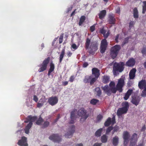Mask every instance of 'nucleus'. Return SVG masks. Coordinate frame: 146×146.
Masks as SVG:
<instances>
[{
  "label": "nucleus",
  "instance_id": "nucleus-9",
  "mask_svg": "<svg viewBox=\"0 0 146 146\" xmlns=\"http://www.w3.org/2000/svg\"><path fill=\"white\" fill-rule=\"evenodd\" d=\"M130 137L129 133L127 131L123 132V145L124 146H126L129 141Z\"/></svg>",
  "mask_w": 146,
  "mask_h": 146
},
{
  "label": "nucleus",
  "instance_id": "nucleus-43",
  "mask_svg": "<svg viewBox=\"0 0 146 146\" xmlns=\"http://www.w3.org/2000/svg\"><path fill=\"white\" fill-rule=\"evenodd\" d=\"M113 127L112 126H110L107 129L106 132V134L108 135L109 133L112 129Z\"/></svg>",
  "mask_w": 146,
  "mask_h": 146
},
{
  "label": "nucleus",
  "instance_id": "nucleus-61",
  "mask_svg": "<svg viewBox=\"0 0 146 146\" xmlns=\"http://www.w3.org/2000/svg\"><path fill=\"white\" fill-rule=\"evenodd\" d=\"M119 36V34H118L115 37V40L117 42H118V39Z\"/></svg>",
  "mask_w": 146,
  "mask_h": 146
},
{
  "label": "nucleus",
  "instance_id": "nucleus-15",
  "mask_svg": "<svg viewBox=\"0 0 146 146\" xmlns=\"http://www.w3.org/2000/svg\"><path fill=\"white\" fill-rule=\"evenodd\" d=\"M70 128V130L65 135V137L66 138H70L71 137L75 131V127L74 125H71Z\"/></svg>",
  "mask_w": 146,
  "mask_h": 146
},
{
  "label": "nucleus",
  "instance_id": "nucleus-26",
  "mask_svg": "<svg viewBox=\"0 0 146 146\" xmlns=\"http://www.w3.org/2000/svg\"><path fill=\"white\" fill-rule=\"evenodd\" d=\"M106 13V11L105 10L101 11L98 14L99 18L101 19H103L105 16Z\"/></svg>",
  "mask_w": 146,
  "mask_h": 146
},
{
  "label": "nucleus",
  "instance_id": "nucleus-60",
  "mask_svg": "<svg viewBox=\"0 0 146 146\" xmlns=\"http://www.w3.org/2000/svg\"><path fill=\"white\" fill-rule=\"evenodd\" d=\"M43 105V103H38L37 104V107L38 108H40L41 107H42Z\"/></svg>",
  "mask_w": 146,
  "mask_h": 146
},
{
  "label": "nucleus",
  "instance_id": "nucleus-29",
  "mask_svg": "<svg viewBox=\"0 0 146 146\" xmlns=\"http://www.w3.org/2000/svg\"><path fill=\"white\" fill-rule=\"evenodd\" d=\"M110 79V76L107 75H104L102 77V82L105 84H107L109 82Z\"/></svg>",
  "mask_w": 146,
  "mask_h": 146
},
{
  "label": "nucleus",
  "instance_id": "nucleus-40",
  "mask_svg": "<svg viewBox=\"0 0 146 146\" xmlns=\"http://www.w3.org/2000/svg\"><path fill=\"white\" fill-rule=\"evenodd\" d=\"M143 7L142 13H145L146 11V1H144L143 2Z\"/></svg>",
  "mask_w": 146,
  "mask_h": 146
},
{
  "label": "nucleus",
  "instance_id": "nucleus-14",
  "mask_svg": "<svg viewBox=\"0 0 146 146\" xmlns=\"http://www.w3.org/2000/svg\"><path fill=\"white\" fill-rule=\"evenodd\" d=\"M58 99L56 96H52L48 100V102L50 105L53 106L56 104L58 102Z\"/></svg>",
  "mask_w": 146,
  "mask_h": 146
},
{
  "label": "nucleus",
  "instance_id": "nucleus-28",
  "mask_svg": "<svg viewBox=\"0 0 146 146\" xmlns=\"http://www.w3.org/2000/svg\"><path fill=\"white\" fill-rule=\"evenodd\" d=\"M35 121H36L35 122L36 124L39 125H42V123L44 121V120L43 119V118L41 117L40 115L39 116V117L38 118V119H37H37Z\"/></svg>",
  "mask_w": 146,
  "mask_h": 146
},
{
  "label": "nucleus",
  "instance_id": "nucleus-48",
  "mask_svg": "<svg viewBox=\"0 0 146 146\" xmlns=\"http://www.w3.org/2000/svg\"><path fill=\"white\" fill-rule=\"evenodd\" d=\"M100 32L104 35L106 33V31L104 28H102L100 29Z\"/></svg>",
  "mask_w": 146,
  "mask_h": 146
},
{
  "label": "nucleus",
  "instance_id": "nucleus-21",
  "mask_svg": "<svg viewBox=\"0 0 146 146\" xmlns=\"http://www.w3.org/2000/svg\"><path fill=\"white\" fill-rule=\"evenodd\" d=\"M92 78H93L92 75L90 76H85L83 79V82L85 84L90 83V81Z\"/></svg>",
  "mask_w": 146,
  "mask_h": 146
},
{
  "label": "nucleus",
  "instance_id": "nucleus-5",
  "mask_svg": "<svg viewBox=\"0 0 146 146\" xmlns=\"http://www.w3.org/2000/svg\"><path fill=\"white\" fill-rule=\"evenodd\" d=\"M123 107L119 108L117 110V116H119L122 114L127 113L129 107V105L127 102H125L123 103Z\"/></svg>",
  "mask_w": 146,
  "mask_h": 146
},
{
  "label": "nucleus",
  "instance_id": "nucleus-19",
  "mask_svg": "<svg viewBox=\"0 0 146 146\" xmlns=\"http://www.w3.org/2000/svg\"><path fill=\"white\" fill-rule=\"evenodd\" d=\"M136 70L135 68H133L130 70L129 74V78L130 79H134L135 76V73Z\"/></svg>",
  "mask_w": 146,
  "mask_h": 146
},
{
  "label": "nucleus",
  "instance_id": "nucleus-13",
  "mask_svg": "<svg viewBox=\"0 0 146 146\" xmlns=\"http://www.w3.org/2000/svg\"><path fill=\"white\" fill-rule=\"evenodd\" d=\"M115 122V116L113 115L111 120L110 117H108L105 122L104 124L105 126L107 127L109 126L111 124L112 125L114 124Z\"/></svg>",
  "mask_w": 146,
  "mask_h": 146
},
{
  "label": "nucleus",
  "instance_id": "nucleus-58",
  "mask_svg": "<svg viewBox=\"0 0 146 146\" xmlns=\"http://www.w3.org/2000/svg\"><path fill=\"white\" fill-rule=\"evenodd\" d=\"M89 64L87 62H85L84 63L83 65V67L84 68L86 67Z\"/></svg>",
  "mask_w": 146,
  "mask_h": 146
},
{
  "label": "nucleus",
  "instance_id": "nucleus-64",
  "mask_svg": "<svg viewBox=\"0 0 146 146\" xmlns=\"http://www.w3.org/2000/svg\"><path fill=\"white\" fill-rule=\"evenodd\" d=\"M67 56H68V57H70L72 55V53L70 52H68L67 53Z\"/></svg>",
  "mask_w": 146,
  "mask_h": 146
},
{
  "label": "nucleus",
  "instance_id": "nucleus-22",
  "mask_svg": "<svg viewBox=\"0 0 146 146\" xmlns=\"http://www.w3.org/2000/svg\"><path fill=\"white\" fill-rule=\"evenodd\" d=\"M133 92V90H128L127 92L125 93V96L123 97V98L124 100H127L129 98L131 95L132 94Z\"/></svg>",
  "mask_w": 146,
  "mask_h": 146
},
{
  "label": "nucleus",
  "instance_id": "nucleus-2",
  "mask_svg": "<svg viewBox=\"0 0 146 146\" xmlns=\"http://www.w3.org/2000/svg\"><path fill=\"white\" fill-rule=\"evenodd\" d=\"M125 65L124 62H120L119 63L115 62L113 67V73L114 76L118 75L119 73L122 72L124 70Z\"/></svg>",
  "mask_w": 146,
  "mask_h": 146
},
{
  "label": "nucleus",
  "instance_id": "nucleus-50",
  "mask_svg": "<svg viewBox=\"0 0 146 146\" xmlns=\"http://www.w3.org/2000/svg\"><path fill=\"white\" fill-rule=\"evenodd\" d=\"M135 24V23L133 21L130 22L129 24V27L130 28H132Z\"/></svg>",
  "mask_w": 146,
  "mask_h": 146
},
{
  "label": "nucleus",
  "instance_id": "nucleus-37",
  "mask_svg": "<svg viewBox=\"0 0 146 146\" xmlns=\"http://www.w3.org/2000/svg\"><path fill=\"white\" fill-rule=\"evenodd\" d=\"M76 109H74L71 112L70 114V119H75V113L76 111Z\"/></svg>",
  "mask_w": 146,
  "mask_h": 146
},
{
  "label": "nucleus",
  "instance_id": "nucleus-16",
  "mask_svg": "<svg viewBox=\"0 0 146 146\" xmlns=\"http://www.w3.org/2000/svg\"><path fill=\"white\" fill-rule=\"evenodd\" d=\"M17 144L20 146H28L27 138L24 136L22 137L18 141Z\"/></svg>",
  "mask_w": 146,
  "mask_h": 146
},
{
  "label": "nucleus",
  "instance_id": "nucleus-33",
  "mask_svg": "<svg viewBox=\"0 0 146 146\" xmlns=\"http://www.w3.org/2000/svg\"><path fill=\"white\" fill-rule=\"evenodd\" d=\"M108 139V137L106 135H104L101 137V141L103 143L107 142Z\"/></svg>",
  "mask_w": 146,
  "mask_h": 146
},
{
  "label": "nucleus",
  "instance_id": "nucleus-62",
  "mask_svg": "<svg viewBox=\"0 0 146 146\" xmlns=\"http://www.w3.org/2000/svg\"><path fill=\"white\" fill-rule=\"evenodd\" d=\"M145 129H146L145 125H144L142 127L141 129V131H144L145 130Z\"/></svg>",
  "mask_w": 146,
  "mask_h": 146
},
{
  "label": "nucleus",
  "instance_id": "nucleus-30",
  "mask_svg": "<svg viewBox=\"0 0 146 146\" xmlns=\"http://www.w3.org/2000/svg\"><path fill=\"white\" fill-rule=\"evenodd\" d=\"M65 54V50L64 48L62 50L59 56V62L60 63L61 62Z\"/></svg>",
  "mask_w": 146,
  "mask_h": 146
},
{
  "label": "nucleus",
  "instance_id": "nucleus-36",
  "mask_svg": "<svg viewBox=\"0 0 146 146\" xmlns=\"http://www.w3.org/2000/svg\"><path fill=\"white\" fill-rule=\"evenodd\" d=\"M90 40L88 38H87L85 43V47L86 49H88L90 45Z\"/></svg>",
  "mask_w": 146,
  "mask_h": 146
},
{
  "label": "nucleus",
  "instance_id": "nucleus-42",
  "mask_svg": "<svg viewBox=\"0 0 146 146\" xmlns=\"http://www.w3.org/2000/svg\"><path fill=\"white\" fill-rule=\"evenodd\" d=\"M64 37V33H62L60 36L59 40V44L61 43L63 40V38Z\"/></svg>",
  "mask_w": 146,
  "mask_h": 146
},
{
  "label": "nucleus",
  "instance_id": "nucleus-54",
  "mask_svg": "<svg viewBox=\"0 0 146 146\" xmlns=\"http://www.w3.org/2000/svg\"><path fill=\"white\" fill-rule=\"evenodd\" d=\"M33 100L37 102L38 100V98L36 96L34 95Z\"/></svg>",
  "mask_w": 146,
  "mask_h": 146
},
{
  "label": "nucleus",
  "instance_id": "nucleus-53",
  "mask_svg": "<svg viewBox=\"0 0 146 146\" xmlns=\"http://www.w3.org/2000/svg\"><path fill=\"white\" fill-rule=\"evenodd\" d=\"M110 35V33L109 32H108L106 34H105L104 35V36L105 38V39H106L108 36H109Z\"/></svg>",
  "mask_w": 146,
  "mask_h": 146
},
{
  "label": "nucleus",
  "instance_id": "nucleus-1",
  "mask_svg": "<svg viewBox=\"0 0 146 146\" xmlns=\"http://www.w3.org/2000/svg\"><path fill=\"white\" fill-rule=\"evenodd\" d=\"M125 76H122L121 78L118 79L116 87H109L108 85H106L102 87V90L107 94L110 96L111 93H115L117 91H118L119 93L122 92L123 88L125 85Z\"/></svg>",
  "mask_w": 146,
  "mask_h": 146
},
{
  "label": "nucleus",
  "instance_id": "nucleus-52",
  "mask_svg": "<svg viewBox=\"0 0 146 146\" xmlns=\"http://www.w3.org/2000/svg\"><path fill=\"white\" fill-rule=\"evenodd\" d=\"M136 143V142L130 141L129 146H135Z\"/></svg>",
  "mask_w": 146,
  "mask_h": 146
},
{
  "label": "nucleus",
  "instance_id": "nucleus-46",
  "mask_svg": "<svg viewBox=\"0 0 146 146\" xmlns=\"http://www.w3.org/2000/svg\"><path fill=\"white\" fill-rule=\"evenodd\" d=\"M75 78V77L74 75H72L70 77L69 81L71 82H73Z\"/></svg>",
  "mask_w": 146,
  "mask_h": 146
},
{
  "label": "nucleus",
  "instance_id": "nucleus-45",
  "mask_svg": "<svg viewBox=\"0 0 146 146\" xmlns=\"http://www.w3.org/2000/svg\"><path fill=\"white\" fill-rule=\"evenodd\" d=\"M141 52L143 55H146V47L143 48L141 50Z\"/></svg>",
  "mask_w": 146,
  "mask_h": 146
},
{
  "label": "nucleus",
  "instance_id": "nucleus-57",
  "mask_svg": "<svg viewBox=\"0 0 146 146\" xmlns=\"http://www.w3.org/2000/svg\"><path fill=\"white\" fill-rule=\"evenodd\" d=\"M116 13L118 14L120 13V8L118 7L115 10Z\"/></svg>",
  "mask_w": 146,
  "mask_h": 146
},
{
  "label": "nucleus",
  "instance_id": "nucleus-7",
  "mask_svg": "<svg viewBox=\"0 0 146 146\" xmlns=\"http://www.w3.org/2000/svg\"><path fill=\"white\" fill-rule=\"evenodd\" d=\"M100 70L97 68H93L92 69V74L95 77H93L90 81V85H92L96 81L100 75Z\"/></svg>",
  "mask_w": 146,
  "mask_h": 146
},
{
  "label": "nucleus",
  "instance_id": "nucleus-34",
  "mask_svg": "<svg viewBox=\"0 0 146 146\" xmlns=\"http://www.w3.org/2000/svg\"><path fill=\"white\" fill-rule=\"evenodd\" d=\"M133 16L135 18H137L138 17V11L136 8H135L133 9Z\"/></svg>",
  "mask_w": 146,
  "mask_h": 146
},
{
  "label": "nucleus",
  "instance_id": "nucleus-4",
  "mask_svg": "<svg viewBox=\"0 0 146 146\" xmlns=\"http://www.w3.org/2000/svg\"><path fill=\"white\" fill-rule=\"evenodd\" d=\"M77 113L78 116L81 117L80 119V122L85 121L89 115V114L87 113V110L83 108L80 109Z\"/></svg>",
  "mask_w": 146,
  "mask_h": 146
},
{
  "label": "nucleus",
  "instance_id": "nucleus-32",
  "mask_svg": "<svg viewBox=\"0 0 146 146\" xmlns=\"http://www.w3.org/2000/svg\"><path fill=\"white\" fill-rule=\"evenodd\" d=\"M102 128H100L95 133V135L97 137L100 136L102 131Z\"/></svg>",
  "mask_w": 146,
  "mask_h": 146
},
{
  "label": "nucleus",
  "instance_id": "nucleus-6",
  "mask_svg": "<svg viewBox=\"0 0 146 146\" xmlns=\"http://www.w3.org/2000/svg\"><path fill=\"white\" fill-rule=\"evenodd\" d=\"M120 49V46L119 45H116L111 48L110 55L113 59H114L116 57Z\"/></svg>",
  "mask_w": 146,
  "mask_h": 146
},
{
  "label": "nucleus",
  "instance_id": "nucleus-31",
  "mask_svg": "<svg viewBox=\"0 0 146 146\" xmlns=\"http://www.w3.org/2000/svg\"><path fill=\"white\" fill-rule=\"evenodd\" d=\"M137 135L136 133H134L131 137L130 141L137 142Z\"/></svg>",
  "mask_w": 146,
  "mask_h": 146
},
{
  "label": "nucleus",
  "instance_id": "nucleus-55",
  "mask_svg": "<svg viewBox=\"0 0 146 146\" xmlns=\"http://www.w3.org/2000/svg\"><path fill=\"white\" fill-rule=\"evenodd\" d=\"M45 101V99L44 98H40V100L39 101V102L41 103H43V104H44Z\"/></svg>",
  "mask_w": 146,
  "mask_h": 146
},
{
  "label": "nucleus",
  "instance_id": "nucleus-41",
  "mask_svg": "<svg viewBox=\"0 0 146 146\" xmlns=\"http://www.w3.org/2000/svg\"><path fill=\"white\" fill-rule=\"evenodd\" d=\"M129 38V37H127L124 39V40L122 44V46H123L125 44L128 43V42Z\"/></svg>",
  "mask_w": 146,
  "mask_h": 146
},
{
  "label": "nucleus",
  "instance_id": "nucleus-63",
  "mask_svg": "<svg viewBox=\"0 0 146 146\" xmlns=\"http://www.w3.org/2000/svg\"><path fill=\"white\" fill-rule=\"evenodd\" d=\"M102 143H95L93 146H101L102 145Z\"/></svg>",
  "mask_w": 146,
  "mask_h": 146
},
{
  "label": "nucleus",
  "instance_id": "nucleus-23",
  "mask_svg": "<svg viewBox=\"0 0 146 146\" xmlns=\"http://www.w3.org/2000/svg\"><path fill=\"white\" fill-rule=\"evenodd\" d=\"M50 67L48 71V76H49L51 75V73L54 71L55 68L54 65L52 62H50Z\"/></svg>",
  "mask_w": 146,
  "mask_h": 146
},
{
  "label": "nucleus",
  "instance_id": "nucleus-38",
  "mask_svg": "<svg viewBox=\"0 0 146 146\" xmlns=\"http://www.w3.org/2000/svg\"><path fill=\"white\" fill-rule=\"evenodd\" d=\"M50 124V123L48 121H45L44 122V123L42 124V128H45L47 127Z\"/></svg>",
  "mask_w": 146,
  "mask_h": 146
},
{
  "label": "nucleus",
  "instance_id": "nucleus-18",
  "mask_svg": "<svg viewBox=\"0 0 146 146\" xmlns=\"http://www.w3.org/2000/svg\"><path fill=\"white\" fill-rule=\"evenodd\" d=\"M140 101V98L139 97L136 96L132 98L131 102L136 106H137L139 104Z\"/></svg>",
  "mask_w": 146,
  "mask_h": 146
},
{
  "label": "nucleus",
  "instance_id": "nucleus-3",
  "mask_svg": "<svg viewBox=\"0 0 146 146\" xmlns=\"http://www.w3.org/2000/svg\"><path fill=\"white\" fill-rule=\"evenodd\" d=\"M37 119V116H32L31 115H29L26 118V120L24 121L25 123H27L29 122V123L25 127L24 129L25 132V133L29 134V129L33 125V122L35 121Z\"/></svg>",
  "mask_w": 146,
  "mask_h": 146
},
{
  "label": "nucleus",
  "instance_id": "nucleus-49",
  "mask_svg": "<svg viewBox=\"0 0 146 146\" xmlns=\"http://www.w3.org/2000/svg\"><path fill=\"white\" fill-rule=\"evenodd\" d=\"M113 130L115 132H117L119 129V127L117 125H115L113 128Z\"/></svg>",
  "mask_w": 146,
  "mask_h": 146
},
{
  "label": "nucleus",
  "instance_id": "nucleus-10",
  "mask_svg": "<svg viewBox=\"0 0 146 146\" xmlns=\"http://www.w3.org/2000/svg\"><path fill=\"white\" fill-rule=\"evenodd\" d=\"M108 44L106 39H104L101 41V44L100 52L101 53H104L107 47Z\"/></svg>",
  "mask_w": 146,
  "mask_h": 146
},
{
  "label": "nucleus",
  "instance_id": "nucleus-8",
  "mask_svg": "<svg viewBox=\"0 0 146 146\" xmlns=\"http://www.w3.org/2000/svg\"><path fill=\"white\" fill-rule=\"evenodd\" d=\"M50 60V57H48L45 58L42 63L40 65V68L38 70L39 72H42L46 69Z\"/></svg>",
  "mask_w": 146,
  "mask_h": 146
},
{
  "label": "nucleus",
  "instance_id": "nucleus-51",
  "mask_svg": "<svg viewBox=\"0 0 146 146\" xmlns=\"http://www.w3.org/2000/svg\"><path fill=\"white\" fill-rule=\"evenodd\" d=\"M142 96L143 97H145L146 96V91L143 90L142 91V93L141 94Z\"/></svg>",
  "mask_w": 146,
  "mask_h": 146
},
{
  "label": "nucleus",
  "instance_id": "nucleus-44",
  "mask_svg": "<svg viewBox=\"0 0 146 146\" xmlns=\"http://www.w3.org/2000/svg\"><path fill=\"white\" fill-rule=\"evenodd\" d=\"M103 117L102 115L99 114L97 117L96 120L98 122H100L102 119Z\"/></svg>",
  "mask_w": 146,
  "mask_h": 146
},
{
  "label": "nucleus",
  "instance_id": "nucleus-27",
  "mask_svg": "<svg viewBox=\"0 0 146 146\" xmlns=\"http://www.w3.org/2000/svg\"><path fill=\"white\" fill-rule=\"evenodd\" d=\"M94 93L96 94V96L98 97H100L101 95L102 92L100 88L99 87L96 88L94 90Z\"/></svg>",
  "mask_w": 146,
  "mask_h": 146
},
{
  "label": "nucleus",
  "instance_id": "nucleus-25",
  "mask_svg": "<svg viewBox=\"0 0 146 146\" xmlns=\"http://www.w3.org/2000/svg\"><path fill=\"white\" fill-rule=\"evenodd\" d=\"M119 141V138L118 136H115L113 137L112 139V144L114 146H117Z\"/></svg>",
  "mask_w": 146,
  "mask_h": 146
},
{
  "label": "nucleus",
  "instance_id": "nucleus-56",
  "mask_svg": "<svg viewBox=\"0 0 146 146\" xmlns=\"http://www.w3.org/2000/svg\"><path fill=\"white\" fill-rule=\"evenodd\" d=\"M90 30L91 32H93L95 30V26L93 25L90 27Z\"/></svg>",
  "mask_w": 146,
  "mask_h": 146
},
{
  "label": "nucleus",
  "instance_id": "nucleus-47",
  "mask_svg": "<svg viewBox=\"0 0 146 146\" xmlns=\"http://www.w3.org/2000/svg\"><path fill=\"white\" fill-rule=\"evenodd\" d=\"M109 87H115V82L113 81L111 82L109 84Z\"/></svg>",
  "mask_w": 146,
  "mask_h": 146
},
{
  "label": "nucleus",
  "instance_id": "nucleus-35",
  "mask_svg": "<svg viewBox=\"0 0 146 146\" xmlns=\"http://www.w3.org/2000/svg\"><path fill=\"white\" fill-rule=\"evenodd\" d=\"M86 19L85 17L84 16H82L80 18L79 23V25L81 26L84 21Z\"/></svg>",
  "mask_w": 146,
  "mask_h": 146
},
{
  "label": "nucleus",
  "instance_id": "nucleus-12",
  "mask_svg": "<svg viewBox=\"0 0 146 146\" xmlns=\"http://www.w3.org/2000/svg\"><path fill=\"white\" fill-rule=\"evenodd\" d=\"M89 53L90 54H94L95 52L98 49L97 44L96 43H92L90 47Z\"/></svg>",
  "mask_w": 146,
  "mask_h": 146
},
{
  "label": "nucleus",
  "instance_id": "nucleus-11",
  "mask_svg": "<svg viewBox=\"0 0 146 146\" xmlns=\"http://www.w3.org/2000/svg\"><path fill=\"white\" fill-rule=\"evenodd\" d=\"M49 138L54 142H59L61 140V136H59L58 134H53L50 136Z\"/></svg>",
  "mask_w": 146,
  "mask_h": 146
},
{
  "label": "nucleus",
  "instance_id": "nucleus-17",
  "mask_svg": "<svg viewBox=\"0 0 146 146\" xmlns=\"http://www.w3.org/2000/svg\"><path fill=\"white\" fill-rule=\"evenodd\" d=\"M135 63V60L133 58H131L129 59L125 64L127 66L129 67H132L133 66Z\"/></svg>",
  "mask_w": 146,
  "mask_h": 146
},
{
  "label": "nucleus",
  "instance_id": "nucleus-24",
  "mask_svg": "<svg viewBox=\"0 0 146 146\" xmlns=\"http://www.w3.org/2000/svg\"><path fill=\"white\" fill-rule=\"evenodd\" d=\"M146 85V81L145 80H142L139 82L138 87L141 89H143V87Z\"/></svg>",
  "mask_w": 146,
  "mask_h": 146
},
{
  "label": "nucleus",
  "instance_id": "nucleus-59",
  "mask_svg": "<svg viewBox=\"0 0 146 146\" xmlns=\"http://www.w3.org/2000/svg\"><path fill=\"white\" fill-rule=\"evenodd\" d=\"M72 47L75 50L78 48V47L75 44H73L72 46Z\"/></svg>",
  "mask_w": 146,
  "mask_h": 146
},
{
  "label": "nucleus",
  "instance_id": "nucleus-39",
  "mask_svg": "<svg viewBox=\"0 0 146 146\" xmlns=\"http://www.w3.org/2000/svg\"><path fill=\"white\" fill-rule=\"evenodd\" d=\"M99 100L95 99H93L90 101V103L93 105H96L98 102Z\"/></svg>",
  "mask_w": 146,
  "mask_h": 146
},
{
  "label": "nucleus",
  "instance_id": "nucleus-20",
  "mask_svg": "<svg viewBox=\"0 0 146 146\" xmlns=\"http://www.w3.org/2000/svg\"><path fill=\"white\" fill-rule=\"evenodd\" d=\"M108 22L110 24H114L115 23L116 19L114 17V15L113 14H110L109 15Z\"/></svg>",
  "mask_w": 146,
  "mask_h": 146
}]
</instances>
